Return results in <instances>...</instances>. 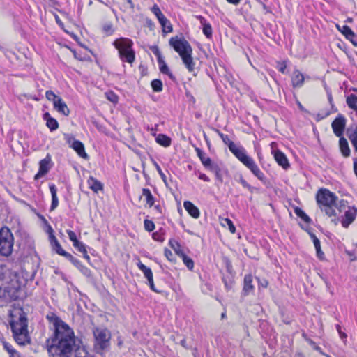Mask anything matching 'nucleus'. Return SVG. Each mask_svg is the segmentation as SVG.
<instances>
[{
  "label": "nucleus",
  "instance_id": "obj_1",
  "mask_svg": "<svg viewBox=\"0 0 357 357\" xmlns=\"http://www.w3.org/2000/svg\"><path fill=\"white\" fill-rule=\"evenodd\" d=\"M50 328L53 331L47 340V351L52 357H91L81 345L73 330L53 312L46 315Z\"/></svg>",
  "mask_w": 357,
  "mask_h": 357
},
{
  "label": "nucleus",
  "instance_id": "obj_2",
  "mask_svg": "<svg viewBox=\"0 0 357 357\" xmlns=\"http://www.w3.org/2000/svg\"><path fill=\"white\" fill-rule=\"evenodd\" d=\"M169 43L178 53L188 71L194 72L196 63L192 56V49L190 43L185 39L178 36L171 38Z\"/></svg>",
  "mask_w": 357,
  "mask_h": 357
},
{
  "label": "nucleus",
  "instance_id": "obj_3",
  "mask_svg": "<svg viewBox=\"0 0 357 357\" xmlns=\"http://www.w3.org/2000/svg\"><path fill=\"white\" fill-rule=\"evenodd\" d=\"M10 327L15 342L19 345H25L30 342V336L28 332V321L23 312L20 313L19 317L10 322Z\"/></svg>",
  "mask_w": 357,
  "mask_h": 357
},
{
  "label": "nucleus",
  "instance_id": "obj_4",
  "mask_svg": "<svg viewBox=\"0 0 357 357\" xmlns=\"http://www.w3.org/2000/svg\"><path fill=\"white\" fill-rule=\"evenodd\" d=\"M316 199L321 211H324L327 215L332 217L338 215L336 209L339 202L336 203L337 197L333 192L327 189H321L318 191Z\"/></svg>",
  "mask_w": 357,
  "mask_h": 357
},
{
  "label": "nucleus",
  "instance_id": "obj_5",
  "mask_svg": "<svg viewBox=\"0 0 357 357\" xmlns=\"http://www.w3.org/2000/svg\"><path fill=\"white\" fill-rule=\"evenodd\" d=\"M114 45L118 50L119 56L123 61L132 63L135 61V52L132 48V41L126 38L116 39Z\"/></svg>",
  "mask_w": 357,
  "mask_h": 357
},
{
  "label": "nucleus",
  "instance_id": "obj_6",
  "mask_svg": "<svg viewBox=\"0 0 357 357\" xmlns=\"http://www.w3.org/2000/svg\"><path fill=\"white\" fill-rule=\"evenodd\" d=\"M14 237L8 227L0 229V255L8 257L13 249Z\"/></svg>",
  "mask_w": 357,
  "mask_h": 357
},
{
  "label": "nucleus",
  "instance_id": "obj_7",
  "mask_svg": "<svg viewBox=\"0 0 357 357\" xmlns=\"http://www.w3.org/2000/svg\"><path fill=\"white\" fill-rule=\"evenodd\" d=\"M93 336L95 339L94 348L97 352H101L109 347L111 334L107 329L96 328L93 330Z\"/></svg>",
  "mask_w": 357,
  "mask_h": 357
},
{
  "label": "nucleus",
  "instance_id": "obj_8",
  "mask_svg": "<svg viewBox=\"0 0 357 357\" xmlns=\"http://www.w3.org/2000/svg\"><path fill=\"white\" fill-rule=\"evenodd\" d=\"M336 211L338 214L336 217H339L340 214L342 211H344V217L341 221L344 227H348L349 225L355 220L357 215V208L354 206H348L347 205V202L344 200L339 202V206L336 209Z\"/></svg>",
  "mask_w": 357,
  "mask_h": 357
},
{
  "label": "nucleus",
  "instance_id": "obj_9",
  "mask_svg": "<svg viewBox=\"0 0 357 357\" xmlns=\"http://www.w3.org/2000/svg\"><path fill=\"white\" fill-rule=\"evenodd\" d=\"M65 139L66 142L77 152L79 156L84 159H87L89 158L88 155L85 152L84 146L82 142L79 140H76L73 136L69 135H66L65 136Z\"/></svg>",
  "mask_w": 357,
  "mask_h": 357
},
{
  "label": "nucleus",
  "instance_id": "obj_10",
  "mask_svg": "<svg viewBox=\"0 0 357 357\" xmlns=\"http://www.w3.org/2000/svg\"><path fill=\"white\" fill-rule=\"evenodd\" d=\"M17 296L14 289H10L9 287L4 286L3 274L0 270V298L5 301H9L16 299Z\"/></svg>",
  "mask_w": 357,
  "mask_h": 357
},
{
  "label": "nucleus",
  "instance_id": "obj_11",
  "mask_svg": "<svg viewBox=\"0 0 357 357\" xmlns=\"http://www.w3.org/2000/svg\"><path fill=\"white\" fill-rule=\"evenodd\" d=\"M345 126L346 119L342 114H339L331 124L334 134L339 137H342Z\"/></svg>",
  "mask_w": 357,
  "mask_h": 357
},
{
  "label": "nucleus",
  "instance_id": "obj_12",
  "mask_svg": "<svg viewBox=\"0 0 357 357\" xmlns=\"http://www.w3.org/2000/svg\"><path fill=\"white\" fill-rule=\"evenodd\" d=\"M137 267L144 273V277L147 279L151 289L155 292H159L155 287L151 269L143 264L141 261L137 263Z\"/></svg>",
  "mask_w": 357,
  "mask_h": 357
},
{
  "label": "nucleus",
  "instance_id": "obj_13",
  "mask_svg": "<svg viewBox=\"0 0 357 357\" xmlns=\"http://www.w3.org/2000/svg\"><path fill=\"white\" fill-rule=\"evenodd\" d=\"M243 165L250 157H249L243 147L237 146L235 144H231L229 150Z\"/></svg>",
  "mask_w": 357,
  "mask_h": 357
},
{
  "label": "nucleus",
  "instance_id": "obj_14",
  "mask_svg": "<svg viewBox=\"0 0 357 357\" xmlns=\"http://www.w3.org/2000/svg\"><path fill=\"white\" fill-rule=\"evenodd\" d=\"M51 157L49 154L47 155V156L40 160V167H39V171L35 176V179H38L39 178L45 175L49 170L50 169L51 165Z\"/></svg>",
  "mask_w": 357,
  "mask_h": 357
},
{
  "label": "nucleus",
  "instance_id": "obj_15",
  "mask_svg": "<svg viewBox=\"0 0 357 357\" xmlns=\"http://www.w3.org/2000/svg\"><path fill=\"white\" fill-rule=\"evenodd\" d=\"M169 243L171 244L172 247L174 249L176 254L181 257L184 264L190 269L192 270L194 267V261L192 259L188 257L183 251H182L179 247L180 245L174 241L175 245H176V248L174 247V245L172 244V242L170 241Z\"/></svg>",
  "mask_w": 357,
  "mask_h": 357
},
{
  "label": "nucleus",
  "instance_id": "obj_16",
  "mask_svg": "<svg viewBox=\"0 0 357 357\" xmlns=\"http://www.w3.org/2000/svg\"><path fill=\"white\" fill-rule=\"evenodd\" d=\"M50 232V242L52 246V248L54 251H55L57 254L61 256L66 255L67 252H66L62 248L55 236L53 234V229L51 227H49Z\"/></svg>",
  "mask_w": 357,
  "mask_h": 357
},
{
  "label": "nucleus",
  "instance_id": "obj_17",
  "mask_svg": "<svg viewBox=\"0 0 357 357\" xmlns=\"http://www.w3.org/2000/svg\"><path fill=\"white\" fill-rule=\"evenodd\" d=\"M304 75L298 70H295L291 77L292 86L294 88L301 87L304 82Z\"/></svg>",
  "mask_w": 357,
  "mask_h": 357
},
{
  "label": "nucleus",
  "instance_id": "obj_18",
  "mask_svg": "<svg viewBox=\"0 0 357 357\" xmlns=\"http://www.w3.org/2000/svg\"><path fill=\"white\" fill-rule=\"evenodd\" d=\"M54 107L55 109L65 115L68 116L70 114V110L67 107V105L65 103V102L63 100V99L60 97L59 99H57L56 101H54Z\"/></svg>",
  "mask_w": 357,
  "mask_h": 357
},
{
  "label": "nucleus",
  "instance_id": "obj_19",
  "mask_svg": "<svg viewBox=\"0 0 357 357\" xmlns=\"http://www.w3.org/2000/svg\"><path fill=\"white\" fill-rule=\"evenodd\" d=\"M274 158L279 165L282 166L284 169H287L289 167V163L286 155L280 151L277 150L274 152Z\"/></svg>",
  "mask_w": 357,
  "mask_h": 357
},
{
  "label": "nucleus",
  "instance_id": "obj_20",
  "mask_svg": "<svg viewBox=\"0 0 357 357\" xmlns=\"http://www.w3.org/2000/svg\"><path fill=\"white\" fill-rule=\"evenodd\" d=\"M183 206L188 213L194 218H198L199 217V211L197 206H195L191 202L185 201Z\"/></svg>",
  "mask_w": 357,
  "mask_h": 357
},
{
  "label": "nucleus",
  "instance_id": "obj_21",
  "mask_svg": "<svg viewBox=\"0 0 357 357\" xmlns=\"http://www.w3.org/2000/svg\"><path fill=\"white\" fill-rule=\"evenodd\" d=\"M88 185L94 192L98 193L99 191L103 190V185L96 178L93 176H90L87 181Z\"/></svg>",
  "mask_w": 357,
  "mask_h": 357
},
{
  "label": "nucleus",
  "instance_id": "obj_22",
  "mask_svg": "<svg viewBox=\"0 0 357 357\" xmlns=\"http://www.w3.org/2000/svg\"><path fill=\"white\" fill-rule=\"evenodd\" d=\"M195 151L197 154V156L199 158L203 165L205 167L209 169L211 167V166H212L213 165L211 162V158L207 157L206 155V154L199 148H196Z\"/></svg>",
  "mask_w": 357,
  "mask_h": 357
},
{
  "label": "nucleus",
  "instance_id": "obj_23",
  "mask_svg": "<svg viewBox=\"0 0 357 357\" xmlns=\"http://www.w3.org/2000/svg\"><path fill=\"white\" fill-rule=\"evenodd\" d=\"M43 119L46 121V125L51 131H54L58 128L59 123L57 121L51 117L49 113L46 112L44 114Z\"/></svg>",
  "mask_w": 357,
  "mask_h": 357
},
{
  "label": "nucleus",
  "instance_id": "obj_24",
  "mask_svg": "<svg viewBox=\"0 0 357 357\" xmlns=\"http://www.w3.org/2000/svg\"><path fill=\"white\" fill-rule=\"evenodd\" d=\"M50 190L52 195V204L50 206V210H54L59 204V200L56 195L57 189L54 184L50 185Z\"/></svg>",
  "mask_w": 357,
  "mask_h": 357
},
{
  "label": "nucleus",
  "instance_id": "obj_25",
  "mask_svg": "<svg viewBox=\"0 0 357 357\" xmlns=\"http://www.w3.org/2000/svg\"><path fill=\"white\" fill-rule=\"evenodd\" d=\"M252 277L251 275H246L244 278V285L243 291L244 295H248L253 290V286L252 284Z\"/></svg>",
  "mask_w": 357,
  "mask_h": 357
},
{
  "label": "nucleus",
  "instance_id": "obj_26",
  "mask_svg": "<svg viewBox=\"0 0 357 357\" xmlns=\"http://www.w3.org/2000/svg\"><path fill=\"white\" fill-rule=\"evenodd\" d=\"M339 145H340V149L342 154L344 157L349 156V155H350V149L349 147L348 142H347V139L344 137H340Z\"/></svg>",
  "mask_w": 357,
  "mask_h": 357
},
{
  "label": "nucleus",
  "instance_id": "obj_27",
  "mask_svg": "<svg viewBox=\"0 0 357 357\" xmlns=\"http://www.w3.org/2000/svg\"><path fill=\"white\" fill-rule=\"evenodd\" d=\"M311 238L313 241L314 245L316 249L317 255L319 259H322L324 256V252L321 250V243L319 240L317 238V236L314 234H310Z\"/></svg>",
  "mask_w": 357,
  "mask_h": 357
},
{
  "label": "nucleus",
  "instance_id": "obj_28",
  "mask_svg": "<svg viewBox=\"0 0 357 357\" xmlns=\"http://www.w3.org/2000/svg\"><path fill=\"white\" fill-rule=\"evenodd\" d=\"M348 107L353 110L357 112V96L354 94H350L347 97L346 100Z\"/></svg>",
  "mask_w": 357,
  "mask_h": 357
},
{
  "label": "nucleus",
  "instance_id": "obj_29",
  "mask_svg": "<svg viewBox=\"0 0 357 357\" xmlns=\"http://www.w3.org/2000/svg\"><path fill=\"white\" fill-rule=\"evenodd\" d=\"M202 24L203 25V33L208 38H211L212 36V28L209 23H207L206 20L202 17H199Z\"/></svg>",
  "mask_w": 357,
  "mask_h": 357
},
{
  "label": "nucleus",
  "instance_id": "obj_30",
  "mask_svg": "<svg viewBox=\"0 0 357 357\" xmlns=\"http://www.w3.org/2000/svg\"><path fill=\"white\" fill-rule=\"evenodd\" d=\"M155 139L157 143L165 147H167L171 144V139L163 134H159Z\"/></svg>",
  "mask_w": 357,
  "mask_h": 357
},
{
  "label": "nucleus",
  "instance_id": "obj_31",
  "mask_svg": "<svg viewBox=\"0 0 357 357\" xmlns=\"http://www.w3.org/2000/svg\"><path fill=\"white\" fill-rule=\"evenodd\" d=\"M142 195L145 197L146 204L149 207H151L154 204V198L150 191V190L147 188H143L142 190Z\"/></svg>",
  "mask_w": 357,
  "mask_h": 357
},
{
  "label": "nucleus",
  "instance_id": "obj_32",
  "mask_svg": "<svg viewBox=\"0 0 357 357\" xmlns=\"http://www.w3.org/2000/svg\"><path fill=\"white\" fill-rule=\"evenodd\" d=\"M160 70L162 73L168 75L171 78H173V75L171 73L167 65L165 63L164 60L162 59L161 60L158 61Z\"/></svg>",
  "mask_w": 357,
  "mask_h": 357
},
{
  "label": "nucleus",
  "instance_id": "obj_33",
  "mask_svg": "<svg viewBox=\"0 0 357 357\" xmlns=\"http://www.w3.org/2000/svg\"><path fill=\"white\" fill-rule=\"evenodd\" d=\"M294 212L297 216L301 218L306 223H310L311 222L310 217L301 208L296 207L294 209Z\"/></svg>",
  "mask_w": 357,
  "mask_h": 357
},
{
  "label": "nucleus",
  "instance_id": "obj_34",
  "mask_svg": "<svg viewBox=\"0 0 357 357\" xmlns=\"http://www.w3.org/2000/svg\"><path fill=\"white\" fill-rule=\"evenodd\" d=\"M152 13L157 17L158 21H165V16L162 13L158 5L155 4L151 8Z\"/></svg>",
  "mask_w": 357,
  "mask_h": 357
},
{
  "label": "nucleus",
  "instance_id": "obj_35",
  "mask_svg": "<svg viewBox=\"0 0 357 357\" xmlns=\"http://www.w3.org/2000/svg\"><path fill=\"white\" fill-rule=\"evenodd\" d=\"M209 169L211 171L215 173L216 178L219 181L222 182V175L220 167L217 164H213Z\"/></svg>",
  "mask_w": 357,
  "mask_h": 357
},
{
  "label": "nucleus",
  "instance_id": "obj_36",
  "mask_svg": "<svg viewBox=\"0 0 357 357\" xmlns=\"http://www.w3.org/2000/svg\"><path fill=\"white\" fill-rule=\"evenodd\" d=\"M347 134L349 139L357 137V125L353 124L348 128Z\"/></svg>",
  "mask_w": 357,
  "mask_h": 357
},
{
  "label": "nucleus",
  "instance_id": "obj_37",
  "mask_svg": "<svg viewBox=\"0 0 357 357\" xmlns=\"http://www.w3.org/2000/svg\"><path fill=\"white\" fill-rule=\"evenodd\" d=\"M102 31L106 36L112 35L114 31L113 24L111 22L105 23L102 26Z\"/></svg>",
  "mask_w": 357,
  "mask_h": 357
},
{
  "label": "nucleus",
  "instance_id": "obj_38",
  "mask_svg": "<svg viewBox=\"0 0 357 357\" xmlns=\"http://www.w3.org/2000/svg\"><path fill=\"white\" fill-rule=\"evenodd\" d=\"M105 97L107 99L110 101L111 102L116 104L118 102L119 97L118 96L114 93L113 91H107L105 93Z\"/></svg>",
  "mask_w": 357,
  "mask_h": 357
},
{
  "label": "nucleus",
  "instance_id": "obj_39",
  "mask_svg": "<svg viewBox=\"0 0 357 357\" xmlns=\"http://www.w3.org/2000/svg\"><path fill=\"white\" fill-rule=\"evenodd\" d=\"M160 25L162 27L163 31L165 33H170L172 31V26L169 21L165 17V21H159Z\"/></svg>",
  "mask_w": 357,
  "mask_h": 357
},
{
  "label": "nucleus",
  "instance_id": "obj_40",
  "mask_svg": "<svg viewBox=\"0 0 357 357\" xmlns=\"http://www.w3.org/2000/svg\"><path fill=\"white\" fill-rule=\"evenodd\" d=\"M151 84L154 91L160 92L162 90V83L160 79L153 80Z\"/></svg>",
  "mask_w": 357,
  "mask_h": 357
},
{
  "label": "nucleus",
  "instance_id": "obj_41",
  "mask_svg": "<svg viewBox=\"0 0 357 357\" xmlns=\"http://www.w3.org/2000/svg\"><path fill=\"white\" fill-rule=\"evenodd\" d=\"M338 29L342 33V34H344L346 38H348V36H354V32L347 25H344L342 28V29H340V26H337Z\"/></svg>",
  "mask_w": 357,
  "mask_h": 357
},
{
  "label": "nucleus",
  "instance_id": "obj_42",
  "mask_svg": "<svg viewBox=\"0 0 357 357\" xmlns=\"http://www.w3.org/2000/svg\"><path fill=\"white\" fill-rule=\"evenodd\" d=\"M64 257L66 259H68L77 268L81 266L82 264L80 263V261L74 257L71 254L67 252L66 255H65Z\"/></svg>",
  "mask_w": 357,
  "mask_h": 357
},
{
  "label": "nucleus",
  "instance_id": "obj_43",
  "mask_svg": "<svg viewBox=\"0 0 357 357\" xmlns=\"http://www.w3.org/2000/svg\"><path fill=\"white\" fill-rule=\"evenodd\" d=\"M217 132L218 133L219 136L222 139L223 142L228 145L229 149H230L231 144H234L232 141L230 140L228 135H224L222 132H220L218 130H217Z\"/></svg>",
  "mask_w": 357,
  "mask_h": 357
},
{
  "label": "nucleus",
  "instance_id": "obj_44",
  "mask_svg": "<svg viewBox=\"0 0 357 357\" xmlns=\"http://www.w3.org/2000/svg\"><path fill=\"white\" fill-rule=\"evenodd\" d=\"M252 173L257 177L260 181H265L266 177L264 174V173L259 169V168L257 167L255 169H254Z\"/></svg>",
  "mask_w": 357,
  "mask_h": 357
},
{
  "label": "nucleus",
  "instance_id": "obj_45",
  "mask_svg": "<svg viewBox=\"0 0 357 357\" xmlns=\"http://www.w3.org/2000/svg\"><path fill=\"white\" fill-rule=\"evenodd\" d=\"M45 96L47 100L53 102V104L54 103V101H56L57 99L60 98L59 96H57L52 91H47L45 93Z\"/></svg>",
  "mask_w": 357,
  "mask_h": 357
},
{
  "label": "nucleus",
  "instance_id": "obj_46",
  "mask_svg": "<svg viewBox=\"0 0 357 357\" xmlns=\"http://www.w3.org/2000/svg\"><path fill=\"white\" fill-rule=\"evenodd\" d=\"M244 165H245L251 172H252L258 167L253 159L251 158L246 162H245Z\"/></svg>",
  "mask_w": 357,
  "mask_h": 357
},
{
  "label": "nucleus",
  "instance_id": "obj_47",
  "mask_svg": "<svg viewBox=\"0 0 357 357\" xmlns=\"http://www.w3.org/2000/svg\"><path fill=\"white\" fill-rule=\"evenodd\" d=\"M144 228L148 231H152L155 229V225L153 221L149 220H144Z\"/></svg>",
  "mask_w": 357,
  "mask_h": 357
},
{
  "label": "nucleus",
  "instance_id": "obj_48",
  "mask_svg": "<svg viewBox=\"0 0 357 357\" xmlns=\"http://www.w3.org/2000/svg\"><path fill=\"white\" fill-rule=\"evenodd\" d=\"M73 245L80 252L85 251V249H86L85 245H84L83 243L79 241L78 240L76 242L73 243Z\"/></svg>",
  "mask_w": 357,
  "mask_h": 357
},
{
  "label": "nucleus",
  "instance_id": "obj_49",
  "mask_svg": "<svg viewBox=\"0 0 357 357\" xmlns=\"http://www.w3.org/2000/svg\"><path fill=\"white\" fill-rule=\"evenodd\" d=\"M225 221L226 222L227 225H228L229 231L232 234H234L235 231H236V228H235L232 221L231 220L228 219V218H226L225 220Z\"/></svg>",
  "mask_w": 357,
  "mask_h": 357
},
{
  "label": "nucleus",
  "instance_id": "obj_50",
  "mask_svg": "<svg viewBox=\"0 0 357 357\" xmlns=\"http://www.w3.org/2000/svg\"><path fill=\"white\" fill-rule=\"evenodd\" d=\"M3 345L4 349L8 351V353L9 354L13 353V351H15V349H14L13 348L11 344H10L9 343H8V342H6L5 341L3 342Z\"/></svg>",
  "mask_w": 357,
  "mask_h": 357
},
{
  "label": "nucleus",
  "instance_id": "obj_51",
  "mask_svg": "<svg viewBox=\"0 0 357 357\" xmlns=\"http://www.w3.org/2000/svg\"><path fill=\"white\" fill-rule=\"evenodd\" d=\"M67 234L68 235L69 239L73 243L77 241L76 234L74 231L71 230H67Z\"/></svg>",
  "mask_w": 357,
  "mask_h": 357
},
{
  "label": "nucleus",
  "instance_id": "obj_52",
  "mask_svg": "<svg viewBox=\"0 0 357 357\" xmlns=\"http://www.w3.org/2000/svg\"><path fill=\"white\" fill-rule=\"evenodd\" d=\"M277 68L280 72H281L282 73H284L287 65L284 62H279L278 63Z\"/></svg>",
  "mask_w": 357,
  "mask_h": 357
},
{
  "label": "nucleus",
  "instance_id": "obj_53",
  "mask_svg": "<svg viewBox=\"0 0 357 357\" xmlns=\"http://www.w3.org/2000/svg\"><path fill=\"white\" fill-rule=\"evenodd\" d=\"M79 268L85 275H90V271L88 268L81 264L80 267H78Z\"/></svg>",
  "mask_w": 357,
  "mask_h": 357
},
{
  "label": "nucleus",
  "instance_id": "obj_54",
  "mask_svg": "<svg viewBox=\"0 0 357 357\" xmlns=\"http://www.w3.org/2000/svg\"><path fill=\"white\" fill-rule=\"evenodd\" d=\"M348 40H349L352 44L354 45V46H357V35L355 34L354 33V36H348V38H347Z\"/></svg>",
  "mask_w": 357,
  "mask_h": 357
},
{
  "label": "nucleus",
  "instance_id": "obj_55",
  "mask_svg": "<svg viewBox=\"0 0 357 357\" xmlns=\"http://www.w3.org/2000/svg\"><path fill=\"white\" fill-rule=\"evenodd\" d=\"M153 52L155 54V55L158 57V61L161 60L162 59L160 52L157 47H154L153 48Z\"/></svg>",
  "mask_w": 357,
  "mask_h": 357
},
{
  "label": "nucleus",
  "instance_id": "obj_56",
  "mask_svg": "<svg viewBox=\"0 0 357 357\" xmlns=\"http://www.w3.org/2000/svg\"><path fill=\"white\" fill-rule=\"evenodd\" d=\"M307 342L313 347L314 350L321 352V348L319 346H317L314 341H312V340H308Z\"/></svg>",
  "mask_w": 357,
  "mask_h": 357
},
{
  "label": "nucleus",
  "instance_id": "obj_57",
  "mask_svg": "<svg viewBox=\"0 0 357 357\" xmlns=\"http://www.w3.org/2000/svg\"><path fill=\"white\" fill-rule=\"evenodd\" d=\"M239 182L244 188L248 189L250 188V185L246 182V181L242 176L240 177Z\"/></svg>",
  "mask_w": 357,
  "mask_h": 357
},
{
  "label": "nucleus",
  "instance_id": "obj_58",
  "mask_svg": "<svg viewBox=\"0 0 357 357\" xmlns=\"http://www.w3.org/2000/svg\"><path fill=\"white\" fill-rule=\"evenodd\" d=\"M155 167L157 171L158 172L159 174L160 175L162 180L165 182V175L162 172V169H160V166L158 164H155Z\"/></svg>",
  "mask_w": 357,
  "mask_h": 357
},
{
  "label": "nucleus",
  "instance_id": "obj_59",
  "mask_svg": "<svg viewBox=\"0 0 357 357\" xmlns=\"http://www.w3.org/2000/svg\"><path fill=\"white\" fill-rule=\"evenodd\" d=\"M199 178L206 182L210 181L209 178L205 174H200Z\"/></svg>",
  "mask_w": 357,
  "mask_h": 357
},
{
  "label": "nucleus",
  "instance_id": "obj_60",
  "mask_svg": "<svg viewBox=\"0 0 357 357\" xmlns=\"http://www.w3.org/2000/svg\"><path fill=\"white\" fill-rule=\"evenodd\" d=\"M165 255L169 260H172L171 257H172L173 254L170 250H165Z\"/></svg>",
  "mask_w": 357,
  "mask_h": 357
},
{
  "label": "nucleus",
  "instance_id": "obj_61",
  "mask_svg": "<svg viewBox=\"0 0 357 357\" xmlns=\"http://www.w3.org/2000/svg\"><path fill=\"white\" fill-rule=\"evenodd\" d=\"M354 146L355 151H357V137L356 138L349 139Z\"/></svg>",
  "mask_w": 357,
  "mask_h": 357
},
{
  "label": "nucleus",
  "instance_id": "obj_62",
  "mask_svg": "<svg viewBox=\"0 0 357 357\" xmlns=\"http://www.w3.org/2000/svg\"><path fill=\"white\" fill-rule=\"evenodd\" d=\"M10 357H21L20 354L15 350L10 354Z\"/></svg>",
  "mask_w": 357,
  "mask_h": 357
},
{
  "label": "nucleus",
  "instance_id": "obj_63",
  "mask_svg": "<svg viewBox=\"0 0 357 357\" xmlns=\"http://www.w3.org/2000/svg\"><path fill=\"white\" fill-rule=\"evenodd\" d=\"M81 252L83 254L84 258H85L87 261H89L90 259V257L88 255L87 251H86V249H85V251H83V252Z\"/></svg>",
  "mask_w": 357,
  "mask_h": 357
},
{
  "label": "nucleus",
  "instance_id": "obj_64",
  "mask_svg": "<svg viewBox=\"0 0 357 357\" xmlns=\"http://www.w3.org/2000/svg\"><path fill=\"white\" fill-rule=\"evenodd\" d=\"M180 344L182 347H183L184 348H187V345H186V340L185 338H183V340H181L180 342Z\"/></svg>",
  "mask_w": 357,
  "mask_h": 357
}]
</instances>
